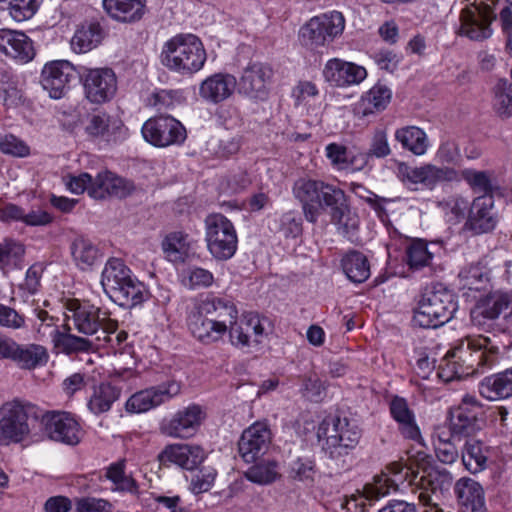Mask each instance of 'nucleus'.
Returning <instances> with one entry per match:
<instances>
[{
	"mask_svg": "<svg viewBox=\"0 0 512 512\" xmlns=\"http://www.w3.org/2000/svg\"><path fill=\"white\" fill-rule=\"evenodd\" d=\"M209 252L218 260H228L237 250L238 238L233 223L224 215L210 214L205 219Z\"/></svg>",
	"mask_w": 512,
	"mask_h": 512,
	"instance_id": "nucleus-11",
	"label": "nucleus"
},
{
	"mask_svg": "<svg viewBox=\"0 0 512 512\" xmlns=\"http://www.w3.org/2000/svg\"><path fill=\"white\" fill-rule=\"evenodd\" d=\"M0 51L21 62H29L35 51L30 38L23 32L0 29Z\"/></svg>",
	"mask_w": 512,
	"mask_h": 512,
	"instance_id": "nucleus-31",
	"label": "nucleus"
},
{
	"mask_svg": "<svg viewBox=\"0 0 512 512\" xmlns=\"http://www.w3.org/2000/svg\"><path fill=\"white\" fill-rule=\"evenodd\" d=\"M459 278L462 288L475 291L484 289L488 282L487 273L478 264L462 269L459 273Z\"/></svg>",
	"mask_w": 512,
	"mask_h": 512,
	"instance_id": "nucleus-52",
	"label": "nucleus"
},
{
	"mask_svg": "<svg viewBox=\"0 0 512 512\" xmlns=\"http://www.w3.org/2000/svg\"><path fill=\"white\" fill-rule=\"evenodd\" d=\"M77 512H113V505L108 500L95 497H82L76 499Z\"/></svg>",
	"mask_w": 512,
	"mask_h": 512,
	"instance_id": "nucleus-59",
	"label": "nucleus"
},
{
	"mask_svg": "<svg viewBox=\"0 0 512 512\" xmlns=\"http://www.w3.org/2000/svg\"><path fill=\"white\" fill-rule=\"evenodd\" d=\"M0 151L14 157H27L30 154L29 146L12 134L0 135Z\"/></svg>",
	"mask_w": 512,
	"mask_h": 512,
	"instance_id": "nucleus-58",
	"label": "nucleus"
},
{
	"mask_svg": "<svg viewBox=\"0 0 512 512\" xmlns=\"http://www.w3.org/2000/svg\"><path fill=\"white\" fill-rule=\"evenodd\" d=\"M409 463L392 462L386 466V471L374 476L372 482L366 483L362 490L359 503L365 506L364 500L377 501L387 496L391 490H397L400 484L408 482L419 492L418 499L424 506L435 509L434 512H444L439 508L444 491L450 488L453 477L446 469H428L430 456L424 451H417L408 457ZM362 508V512H364Z\"/></svg>",
	"mask_w": 512,
	"mask_h": 512,
	"instance_id": "nucleus-1",
	"label": "nucleus"
},
{
	"mask_svg": "<svg viewBox=\"0 0 512 512\" xmlns=\"http://www.w3.org/2000/svg\"><path fill=\"white\" fill-rule=\"evenodd\" d=\"M458 33L473 41H483L491 37V25L496 20L492 5L486 0H474L462 9Z\"/></svg>",
	"mask_w": 512,
	"mask_h": 512,
	"instance_id": "nucleus-12",
	"label": "nucleus"
},
{
	"mask_svg": "<svg viewBox=\"0 0 512 512\" xmlns=\"http://www.w3.org/2000/svg\"><path fill=\"white\" fill-rule=\"evenodd\" d=\"M186 285L191 288L209 287L214 281L213 274L201 267H191L186 271Z\"/></svg>",
	"mask_w": 512,
	"mask_h": 512,
	"instance_id": "nucleus-60",
	"label": "nucleus"
},
{
	"mask_svg": "<svg viewBox=\"0 0 512 512\" xmlns=\"http://www.w3.org/2000/svg\"><path fill=\"white\" fill-rule=\"evenodd\" d=\"M432 258L433 253L428 250L427 243L424 240H416L407 247L406 262L412 270H419L428 266Z\"/></svg>",
	"mask_w": 512,
	"mask_h": 512,
	"instance_id": "nucleus-50",
	"label": "nucleus"
},
{
	"mask_svg": "<svg viewBox=\"0 0 512 512\" xmlns=\"http://www.w3.org/2000/svg\"><path fill=\"white\" fill-rule=\"evenodd\" d=\"M317 472L315 461L310 457H298L290 464V477L309 485L314 483Z\"/></svg>",
	"mask_w": 512,
	"mask_h": 512,
	"instance_id": "nucleus-51",
	"label": "nucleus"
},
{
	"mask_svg": "<svg viewBox=\"0 0 512 512\" xmlns=\"http://www.w3.org/2000/svg\"><path fill=\"white\" fill-rule=\"evenodd\" d=\"M230 341L233 345L239 347H245L250 345L251 334L249 332V326H247L245 315L243 318L238 320L234 318L232 323H228V330Z\"/></svg>",
	"mask_w": 512,
	"mask_h": 512,
	"instance_id": "nucleus-57",
	"label": "nucleus"
},
{
	"mask_svg": "<svg viewBox=\"0 0 512 512\" xmlns=\"http://www.w3.org/2000/svg\"><path fill=\"white\" fill-rule=\"evenodd\" d=\"M439 206L449 217V221L460 222L469 213L471 204L466 198L453 195L441 201Z\"/></svg>",
	"mask_w": 512,
	"mask_h": 512,
	"instance_id": "nucleus-53",
	"label": "nucleus"
},
{
	"mask_svg": "<svg viewBox=\"0 0 512 512\" xmlns=\"http://www.w3.org/2000/svg\"><path fill=\"white\" fill-rule=\"evenodd\" d=\"M65 309L66 320L72 322L74 329L91 337L84 338L90 343L89 349L85 352L112 344L111 332L115 329V321L109 319L99 307L86 301L70 299L66 302Z\"/></svg>",
	"mask_w": 512,
	"mask_h": 512,
	"instance_id": "nucleus-5",
	"label": "nucleus"
},
{
	"mask_svg": "<svg viewBox=\"0 0 512 512\" xmlns=\"http://www.w3.org/2000/svg\"><path fill=\"white\" fill-rule=\"evenodd\" d=\"M341 266L347 278L354 283H363L370 276V264L367 257L356 250L346 253L341 259Z\"/></svg>",
	"mask_w": 512,
	"mask_h": 512,
	"instance_id": "nucleus-40",
	"label": "nucleus"
},
{
	"mask_svg": "<svg viewBox=\"0 0 512 512\" xmlns=\"http://www.w3.org/2000/svg\"><path fill=\"white\" fill-rule=\"evenodd\" d=\"M462 177L474 192L482 193V195H492L493 183L488 172L466 169L462 171Z\"/></svg>",
	"mask_w": 512,
	"mask_h": 512,
	"instance_id": "nucleus-55",
	"label": "nucleus"
},
{
	"mask_svg": "<svg viewBox=\"0 0 512 512\" xmlns=\"http://www.w3.org/2000/svg\"><path fill=\"white\" fill-rule=\"evenodd\" d=\"M104 36L105 31L99 22H87L76 30L71 40V47L77 53H86L96 48Z\"/></svg>",
	"mask_w": 512,
	"mask_h": 512,
	"instance_id": "nucleus-37",
	"label": "nucleus"
},
{
	"mask_svg": "<svg viewBox=\"0 0 512 512\" xmlns=\"http://www.w3.org/2000/svg\"><path fill=\"white\" fill-rule=\"evenodd\" d=\"M188 234L175 231L169 233L163 240V251L169 260L183 262L190 251Z\"/></svg>",
	"mask_w": 512,
	"mask_h": 512,
	"instance_id": "nucleus-45",
	"label": "nucleus"
},
{
	"mask_svg": "<svg viewBox=\"0 0 512 512\" xmlns=\"http://www.w3.org/2000/svg\"><path fill=\"white\" fill-rule=\"evenodd\" d=\"M133 190L132 182L118 177L112 172L104 171L98 173L93 179L92 186H89V195L94 199H104L108 196L124 198Z\"/></svg>",
	"mask_w": 512,
	"mask_h": 512,
	"instance_id": "nucleus-27",
	"label": "nucleus"
},
{
	"mask_svg": "<svg viewBox=\"0 0 512 512\" xmlns=\"http://www.w3.org/2000/svg\"><path fill=\"white\" fill-rule=\"evenodd\" d=\"M395 138L401 143L403 148L411 151L415 155H423L428 147L425 132L416 126H407L397 129Z\"/></svg>",
	"mask_w": 512,
	"mask_h": 512,
	"instance_id": "nucleus-44",
	"label": "nucleus"
},
{
	"mask_svg": "<svg viewBox=\"0 0 512 512\" xmlns=\"http://www.w3.org/2000/svg\"><path fill=\"white\" fill-rule=\"evenodd\" d=\"M245 477L257 484L272 483L278 477L277 464L275 462L255 464L245 472Z\"/></svg>",
	"mask_w": 512,
	"mask_h": 512,
	"instance_id": "nucleus-54",
	"label": "nucleus"
},
{
	"mask_svg": "<svg viewBox=\"0 0 512 512\" xmlns=\"http://www.w3.org/2000/svg\"><path fill=\"white\" fill-rule=\"evenodd\" d=\"M162 462L173 463L183 469L193 470L206 458L204 449L199 445L170 444L160 453Z\"/></svg>",
	"mask_w": 512,
	"mask_h": 512,
	"instance_id": "nucleus-28",
	"label": "nucleus"
},
{
	"mask_svg": "<svg viewBox=\"0 0 512 512\" xmlns=\"http://www.w3.org/2000/svg\"><path fill=\"white\" fill-rule=\"evenodd\" d=\"M161 57L164 66L183 75L201 70L207 58L201 40L193 34H178L168 40Z\"/></svg>",
	"mask_w": 512,
	"mask_h": 512,
	"instance_id": "nucleus-7",
	"label": "nucleus"
},
{
	"mask_svg": "<svg viewBox=\"0 0 512 512\" xmlns=\"http://www.w3.org/2000/svg\"><path fill=\"white\" fill-rule=\"evenodd\" d=\"M271 442V432L266 423L256 422L245 429L238 442V451L247 463L263 455Z\"/></svg>",
	"mask_w": 512,
	"mask_h": 512,
	"instance_id": "nucleus-22",
	"label": "nucleus"
},
{
	"mask_svg": "<svg viewBox=\"0 0 512 512\" xmlns=\"http://www.w3.org/2000/svg\"><path fill=\"white\" fill-rule=\"evenodd\" d=\"M109 127V116L105 113L93 114L89 117L85 131L93 137L103 136Z\"/></svg>",
	"mask_w": 512,
	"mask_h": 512,
	"instance_id": "nucleus-62",
	"label": "nucleus"
},
{
	"mask_svg": "<svg viewBox=\"0 0 512 512\" xmlns=\"http://www.w3.org/2000/svg\"><path fill=\"white\" fill-rule=\"evenodd\" d=\"M498 347L491 344L488 337L467 336L442 358L437 376L445 382L482 373L496 361Z\"/></svg>",
	"mask_w": 512,
	"mask_h": 512,
	"instance_id": "nucleus-3",
	"label": "nucleus"
},
{
	"mask_svg": "<svg viewBox=\"0 0 512 512\" xmlns=\"http://www.w3.org/2000/svg\"><path fill=\"white\" fill-rule=\"evenodd\" d=\"M323 77L333 86L348 87L361 83L367 77V71L353 62L333 58L326 62Z\"/></svg>",
	"mask_w": 512,
	"mask_h": 512,
	"instance_id": "nucleus-24",
	"label": "nucleus"
},
{
	"mask_svg": "<svg viewBox=\"0 0 512 512\" xmlns=\"http://www.w3.org/2000/svg\"><path fill=\"white\" fill-rule=\"evenodd\" d=\"M326 156L332 165L339 169H361L367 163L364 154L352 156L345 146L337 143H330L326 146Z\"/></svg>",
	"mask_w": 512,
	"mask_h": 512,
	"instance_id": "nucleus-43",
	"label": "nucleus"
},
{
	"mask_svg": "<svg viewBox=\"0 0 512 512\" xmlns=\"http://www.w3.org/2000/svg\"><path fill=\"white\" fill-rule=\"evenodd\" d=\"M397 175L404 183L422 184L429 188L434 187L438 182L453 181L457 178L454 169L432 164L412 167L406 163H400L397 167Z\"/></svg>",
	"mask_w": 512,
	"mask_h": 512,
	"instance_id": "nucleus-20",
	"label": "nucleus"
},
{
	"mask_svg": "<svg viewBox=\"0 0 512 512\" xmlns=\"http://www.w3.org/2000/svg\"><path fill=\"white\" fill-rule=\"evenodd\" d=\"M489 456L490 448L481 441L469 439L465 442L462 462L471 473L475 474L486 469Z\"/></svg>",
	"mask_w": 512,
	"mask_h": 512,
	"instance_id": "nucleus-39",
	"label": "nucleus"
},
{
	"mask_svg": "<svg viewBox=\"0 0 512 512\" xmlns=\"http://www.w3.org/2000/svg\"><path fill=\"white\" fill-rule=\"evenodd\" d=\"M145 0H103L105 11L115 20L132 23L145 14Z\"/></svg>",
	"mask_w": 512,
	"mask_h": 512,
	"instance_id": "nucleus-35",
	"label": "nucleus"
},
{
	"mask_svg": "<svg viewBox=\"0 0 512 512\" xmlns=\"http://www.w3.org/2000/svg\"><path fill=\"white\" fill-rule=\"evenodd\" d=\"M0 326L18 330L25 326V317L14 308L0 303Z\"/></svg>",
	"mask_w": 512,
	"mask_h": 512,
	"instance_id": "nucleus-61",
	"label": "nucleus"
},
{
	"mask_svg": "<svg viewBox=\"0 0 512 512\" xmlns=\"http://www.w3.org/2000/svg\"><path fill=\"white\" fill-rule=\"evenodd\" d=\"M480 394L491 401L512 396V368L484 378L479 385Z\"/></svg>",
	"mask_w": 512,
	"mask_h": 512,
	"instance_id": "nucleus-36",
	"label": "nucleus"
},
{
	"mask_svg": "<svg viewBox=\"0 0 512 512\" xmlns=\"http://www.w3.org/2000/svg\"><path fill=\"white\" fill-rule=\"evenodd\" d=\"M34 312L36 315L34 327L41 340L50 339L56 348L68 355L82 353L89 349L90 343L84 337L61 332L57 324L58 318L41 308H35Z\"/></svg>",
	"mask_w": 512,
	"mask_h": 512,
	"instance_id": "nucleus-13",
	"label": "nucleus"
},
{
	"mask_svg": "<svg viewBox=\"0 0 512 512\" xmlns=\"http://www.w3.org/2000/svg\"><path fill=\"white\" fill-rule=\"evenodd\" d=\"M303 393L309 400L319 402L325 393V386L316 375L309 376L304 380Z\"/></svg>",
	"mask_w": 512,
	"mask_h": 512,
	"instance_id": "nucleus-63",
	"label": "nucleus"
},
{
	"mask_svg": "<svg viewBox=\"0 0 512 512\" xmlns=\"http://www.w3.org/2000/svg\"><path fill=\"white\" fill-rule=\"evenodd\" d=\"M494 200L492 195H481L471 203L466 227L475 234L492 231L497 223L493 212Z\"/></svg>",
	"mask_w": 512,
	"mask_h": 512,
	"instance_id": "nucleus-26",
	"label": "nucleus"
},
{
	"mask_svg": "<svg viewBox=\"0 0 512 512\" xmlns=\"http://www.w3.org/2000/svg\"><path fill=\"white\" fill-rule=\"evenodd\" d=\"M106 478L115 485V490L120 492H128L138 494V484L136 480L125 473V461L121 460L112 463L106 470Z\"/></svg>",
	"mask_w": 512,
	"mask_h": 512,
	"instance_id": "nucleus-47",
	"label": "nucleus"
},
{
	"mask_svg": "<svg viewBox=\"0 0 512 512\" xmlns=\"http://www.w3.org/2000/svg\"><path fill=\"white\" fill-rule=\"evenodd\" d=\"M69 249L73 263L82 271L90 270L102 258L99 247L83 235L75 236L70 242Z\"/></svg>",
	"mask_w": 512,
	"mask_h": 512,
	"instance_id": "nucleus-33",
	"label": "nucleus"
},
{
	"mask_svg": "<svg viewBox=\"0 0 512 512\" xmlns=\"http://www.w3.org/2000/svg\"><path fill=\"white\" fill-rule=\"evenodd\" d=\"M345 28L341 12L330 11L309 19L299 30V40L307 48L315 49L333 42Z\"/></svg>",
	"mask_w": 512,
	"mask_h": 512,
	"instance_id": "nucleus-10",
	"label": "nucleus"
},
{
	"mask_svg": "<svg viewBox=\"0 0 512 512\" xmlns=\"http://www.w3.org/2000/svg\"><path fill=\"white\" fill-rule=\"evenodd\" d=\"M457 309L455 295L442 285H435L421 296L412 321L421 328H438L450 321Z\"/></svg>",
	"mask_w": 512,
	"mask_h": 512,
	"instance_id": "nucleus-9",
	"label": "nucleus"
},
{
	"mask_svg": "<svg viewBox=\"0 0 512 512\" xmlns=\"http://www.w3.org/2000/svg\"><path fill=\"white\" fill-rule=\"evenodd\" d=\"M76 70L66 60H55L44 65L40 83L53 99L64 97L69 90L70 82L75 79Z\"/></svg>",
	"mask_w": 512,
	"mask_h": 512,
	"instance_id": "nucleus-18",
	"label": "nucleus"
},
{
	"mask_svg": "<svg viewBox=\"0 0 512 512\" xmlns=\"http://www.w3.org/2000/svg\"><path fill=\"white\" fill-rule=\"evenodd\" d=\"M180 393V384L175 381L160 384L132 395L126 402V409L133 413L146 412Z\"/></svg>",
	"mask_w": 512,
	"mask_h": 512,
	"instance_id": "nucleus-21",
	"label": "nucleus"
},
{
	"mask_svg": "<svg viewBox=\"0 0 512 512\" xmlns=\"http://www.w3.org/2000/svg\"><path fill=\"white\" fill-rule=\"evenodd\" d=\"M482 405L472 396H465L456 408L451 409L449 414L450 429L452 435L468 438L481 429Z\"/></svg>",
	"mask_w": 512,
	"mask_h": 512,
	"instance_id": "nucleus-16",
	"label": "nucleus"
},
{
	"mask_svg": "<svg viewBox=\"0 0 512 512\" xmlns=\"http://www.w3.org/2000/svg\"><path fill=\"white\" fill-rule=\"evenodd\" d=\"M25 253L24 246L15 240L0 243V269L4 273L21 267Z\"/></svg>",
	"mask_w": 512,
	"mask_h": 512,
	"instance_id": "nucleus-46",
	"label": "nucleus"
},
{
	"mask_svg": "<svg viewBox=\"0 0 512 512\" xmlns=\"http://www.w3.org/2000/svg\"><path fill=\"white\" fill-rule=\"evenodd\" d=\"M510 305L508 295L495 293L481 299L471 311V319L475 325L484 326L488 321L497 319Z\"/></svg>",
	"mask_w": 512,
	"mask_h": 512,
	"instance_id": "nucleus-32",
	"label": "nucleus"
},
{
	"mask_svg": "<svg viewBox=\"0 0 512 512\" xmlns=\"http://www.w3.org/2000/svg\"><path fill=\"white\" fill-rule=\"evenodd\" d=\"M238 317V310L228 298L208 293L201 297L188 318L192 335L203 344L219 341L228 330V323Z\"/></svg>",
	"mask_w": 512,
	"mask_h": 512,
	"instance_id": "nucleus-4",
	"label": "nucleus"
},
{
	"mask_svg": "<svg viewBox=\"0 0 512 512\" xmlns=\"http://www.w3.org/2000/svg\"><path fill=\"white\" fill-rule=\"evenodd\" d=\"M44 435L55 442L76 445L82 438V428L76 416L61 410L43 411L39 419Z\"/></svg>",
	"mask_w": 512,
	"mask_h": 512,
	"instance_id": "nucleus-14",
	"label": "nucleus"
},
{
	"mask_svg": "<svg viewBox=\"0 0 512 512\" xmlns=\"http://www.w3.org/2000/svg\"><path fill=\"white\" fill-rule=\"evenodd\" d=\"M101 285L111 300L126 308L140 305L150 297L146 285L119 258H110L106 262L101 274Z\"/></svg>",
	"mask_w": 512,
	"mask_h": 512,
	"instance_id": "nucleus-6",
	"label": "nucleus"
},
{
	"mask_svg": "<svg viewBox=\"0 0 512 512\" xmlns=\"http://www.w3.org/2000/svg\"><path fill=\"white\" fill-rule=\"evenodd\" d=\"M81 78L85 95L92 103H105L116 94L117 78L110 68H85Z\"/></svg>",
	"mask_w": 512,
	"mask_h": 512,
	"instance_id": "nucleus-17",
	"label": "nucleus"
},
{
	"mask_svg": "<svg viewBox=\"0 0 512 512\" xmlns=\"http://www.w3.org/2000/svg\"><path fill=\"white\" fill-rule=\"evenodd\" d=\"M11 361L15 362L21 369L32 370L38 366H44L48 362L47 349L39 344H16Z\"/></svg>",
	"mask_w": 512,
	"mask_h": 512,
	"instance_id": "nucleus-38",
	"label": "nucleus"
},
{
	"mask_svg": "<svg viewBox=\"0 0 512 512\" xmlns=\"http://www.w3.org/2000/svg\"><path fill=\"white\" fill-rule=\"evenodd\" d=\"M272 75V69L263 63L248 65L244 69L239 81V93L251 99H266L268 96V84Z\"/></svg>",
	"mask_w": 512,
	"mask_h": 512,
	"instance_id": "nucleus-23",
	"label": "nucleus"
},
{
	"mask_svg": "<svg viewBox=\"0 0 512 512\" xmlns=\"http://www.w3.org/2000/svg\"><path fill=\"white\" fill-rule=\"evenodd\" d=\"M391 100V91L384 85H375L362 96L358 110L363 116L374 114L386 108Z\"/></svg>",
	"mask_w": 512,
	"mask_h": 512,
	"instance_id": "nucleus-42",
	"label": "nucleus"
},
{
	"mask_svg": "<svg viewBox=\"0 0 512 512\" xmlns=\"http://www.w3.org/2000/svg\"><path fill=\"white\" fill-rule=\"evenodd\" d=\"M337 439L332 437L329 441L330 458L339 459L354 449L361 438V430L347 418H342L340 423L339 434Z\"/></svg>",
	"mask_w": 512,
	"mask_h": 512,
	"instance_id": "nucleus-34",
	"label": "nucleus"
},
{
	"mask_svg": "<svg viewBox=\"0 0 512 512\" xmlns=\"http://www.w3.org/2000/svg\"><path fill=\"white\" fill-rule=\"evenodd\" d=\"M121 390L111 383H101L95 386L88 401L89 410L99 415L109 411L115 401L120 397Z\"/></svg>",
	"mask_w": 512,
	"mask_h": 512,
	"instance_id": "nucleus-41",
	"label": "nucleus"
},
{
	"mask_svg": "<svg viewBox=\"0 0 512 512\" xmlns=\"http://www.w3.org/2000/svg\"><path fill=\"white\" fill-rule=\"evenodd\" d=\"M454 494L460 512H487L484 489L474 479H458L454 484Z\"/></svg>",
	"mask_w": 512,
	"mask_h": 512,
	"instance_id": "nucleus-25",
	"label": "nucleus"
},
{
	"mask_svg": "<svg viewBox=\"0 0 512 512\" xmlns=\"http://www.w3.org/2000/svg\"><path fill=\"white\" fill-rule=\"evenodd\" d=\"M237 85L236 78L227 73H215L199 86V96L212 104H218L228 99L234 92Z\"/></svg>",
	"mask_w": 512,
	"mask_h": 512,
	"instance_id": "nucleus-29",
	"label": "nucleus"
},
{
	"mask_svg": "<svg viewBox=\"0 0 512 512\" xmlns=\"http://www.w3.org/2000/svg\"><path fill=\"white\" fill-rule=\"evenodd\" d=\"M389 411L391 417L397 423L399 433L405 439L420 442L422 439L420 428L407 400L400 396H394L389 403Z\"/></svg>",
	"mask_w": 512,
	"mask_h": 512,
	"instance_id": "nucleus-30",
	"label": "nucleus"
},
{
	"mask_svg": "<svg viewBox=\"0 0 512 512\" xmlns=\"http://www.w3.org/2000/svg\"><path fill=\"white\" fill-rule=\"evenodd\" d=\"M493 108L504 118L512 116V85L506 79H499L493 88Z\"/></svg>",
	"mask_w": 512,
	"mask_h": 512,
	"instance_id": "nucleus-49",
	"label": "nucleus"
},
{
	"mask_svg": "<svg viewBox=\"0 0 512 512\" xmlns=\"http://www.w3.org/2000/svg\"><path fill=\"white\" fill-rule=\"evenodd\" d=\"M341 419L342 418L337 416H328L323 419L317 428V438L319 441H323L322 450L329 457L331 450L327 447L329 446V441L332 437H335L336 439L338 438L337 434H339Z\"/></svg>",
	"mask_w": 512,
	"mask_h": 512,
	"instance_id": "nucleus-56",
	"label": "nucleus"
},
{
	"mask_svg": "<svg viewBox=\"0 0 512 512\" xmlns=\"http://www.w3.org/2000/svg\"><path fill=\"white\" fill-rule=\"evenodd\" d=\"M144 139L156 147L180 145L186 139V129L172 116L160 115L148 119L142 126Z\"/></svg>",
	"mask_w": 512,
	"mask_h": 512,
	"instance_id": "nucleus-15",
	"label": "nucleus"
},
{
	"mask_svg": "<svg viewBox=\"0 0 512 512\" xmlns=\"http://www.w3.org/2000/svg\"><path fill=\"white\" fill-rule=\"evenodd\" d=\"M204 418L205 413L200 406L190 405L175 413L172 418L163 420L160 431L172 438L187 439L196 433Z\"/></svg>",
	"mask_w": 512,
	"mask_h": 512,
	"instance_id": "nucleus-19",
	"label": "nucleus"
},
{
	"mask_svg": "<svg viewBox=\"0 0 512 512\" xmlns=\"http://www.w3.org/2000/svg\"><path fill=\"white\" fill-rule=\"evenodd\" d=\"M43 0H0V10H7L18 21L32 18Z\"/></svg>",
	"mask_w": 512,
	"mask_h": 512,
	"instance_id": "nucleus-48",
	"label": "nucleus"
},
{
	"mask_svg": "<svg viewBox=\"0 0 512 512\" xmlns=\"http://www.w3.org/2000/svg\"><path fill=\"white\" fill-rule=\"evenodd\" d=\"M41 408L31 402L15 399L0 408V442L22 443L32 437L31 422L39 421Z\"/></svg>",
	"mask_w": 512,
	"mask_h": 512,
	"instance_id": "nucleus-8",
	"label": "nucleus"
},
{
	"mask_svg": "<svg viewBox=\"0 0 512 512\" xmlns=\"http://www.w3.org/2000/svg\"><path fill=\"white\" fill-rule=\"evenodd\" d=\"M216 473L214 471L203 472L200 471L196 474L190 483L191 491L194 494H201L207 492L212 487L215 480Z\"/></svg>",
	"mask_w": 512,
	"mask_h": 512,
	"instance_id": "nucleus-64",
	"label": "nucleus"
},
{
	"mask_svg": "<svg viewBox=\"0 0 512 512\" xmlns=\"http://www.w3.org/2000/svg\"><path fill=\"white\" fill-rule=\"evenodd\" d=\"M294 197L301 203L305 219L315 224L323 211L328 210L331 223L344 237L351 238L359 220L352 213L344 191L322 180L299 178L292 187Z\"/></svg>",
	"mask_w": 512,
	"mask_h": 512,
	"instance_id": "nucleus-2",
	"label": "nucleus"
}]
</instances>
